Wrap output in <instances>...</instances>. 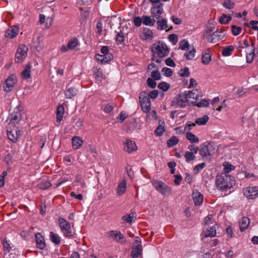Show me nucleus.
Instances as JSON below:
<instances>
[{"label": "nucleus", "instance_id": "6ab92c4d", "mask_svg": "<svg viewBox=\"0 0 258 258\" xmlns=\"http://www.w3.org/2000/svg\"><path fill=\"white\" fill-rule=\"evenodd\" d=\"M115 106L116 104L114 102H111L103 105L101 108L105 113L107 114H112V111Z\"/></svg>", "mask_w": 258, "mask_h": 258}, {"label": "nucleus", "instance_id": "c9c22d12", "mask_svg": "<svg viewBox=\"0 0 258 258\" xmlns=\"http://www.w3.org/2000/svg\"><path fill=\"white\" fill-rule=\"evenodd\" d=\"M179 142L178 138L175 136L171 137L167 142V145L168 147H172L176 145Z\"/></svg>", "mask_w": 258, "mask_h": 258}, {"label": "nucleus", "instance_id": "20e7f679", "mask_svg": "<svg viewBox=\"0 0 258 258\" xmlns=\"http://www.w3.org/2000/svg\"><path fill=\"white\" fill-rule=\"evenodd\" d=\"M106 236L110 239H112L120 244L125 243L126 239L124 236L119 231L112 230L106 233Z\"/></svg>", "mask_w": 258, "mask_h": 258}, {"label": "nucleus", "instance_id": "13d9d810", "mask_svg": "<svg viewBox=\"0 0 258 258\" xmlns=\"http://www.w3.org/2000/svg\"><path fill=\"white\" fill-rule=\"evenodd\" d=\"M168 39L173 45H175L178 41V37L176 34H170L168 36Z\"/></svg>", "mask_w": 258, "mask_h": 258}, {"label": "nucleus", "instance_id": "58836bf2", "mask_svg": "<svg viewBox=\"0 0 258 258\" xmlns=\"http://www.w3.org/2000/svg\"><path fill=\"white\" fill-rule=\"evenodd\" d=\"M206 237H214L216 235V230L215 226H212L208 229L207 231L205 233Z\"/></svg>", "mask_w": 258, "mask_h": 258}, {"label": "nucleus", "instance_id": "aec40b11", "mask_svg": "<svg viewBox=\"0 0 258 258\" xmlns=\"http://www.w3.org/2000/svg\"><path fill=\"white\" fill-rule=\"evenodd\" d=\"M72 147L74 149L77 150L82 145L83 140L79 137H74L72 139Z\"/></svg>", "mask_w": 258, "mask_h": 258}, {"label": "nucleus", "instance_id": "052dcab7", "mask_svg": "<svg viewBox=\"0 0 258 258\" xmlns=\"http://www.w3.org/2000/svg\"><path fill=\"white\" fill-rule=\"evenodd\" d=\"M147 84L148 87L151 88H155L156 86V83L152 78H149L147 80Z\"/></svg>", "mask_w": 258, "mask_h": 258}, {"label": "nucleus", "instance_id": "b1692460", "mask_svg": "<svg viewBox=\"0 0 258 258\" xmlns=\"http://www.w3.org/2000/svg\"><path fill=\"white\" fill-rule=\"evenodd\" d=\"M78 90L75 87H70L65 92V96L68 99H71L78 93Z\"/></svg>", "mask_w": 258, "mask_h": 258}, {"label": "nucleus", "instance_id": "774afa93", "mask_svg": "<svg viewBox=\"0 0 258 258\" xmlns=\"http://www.w3.org/2000/svg\"><path fill=\"white\" fill-rule=\"evenodd\" d=\"M258 23L257 21H251L249 22V25H248L249 27H251V28L254 30L258 31V27L256 26V25Z\"/></svg>", "mask_w": 258, "mask_h": 258}, {"label": "nucleus", "instance_id": "5fc2aeb1", "mask_svg": "<svg viewBox=\"0 0 258 258\" xmlns=\"http://www.w3.org/2000/svg\"><path fill=\"white\" fill-rule=\"evenodd\" d=\"M124 40L123 33L120 31L117 33L116 36V41L117 43H121Z\"/></svg>", "mask_w": 258, "mask_h": 258}, {"label": "nucleus", "instance_id": "9d476101", "mask_svg": "<svg viewBox=\"0 0 258 258\" xmlns=\"http://www.w3.org/2000/svg\"><path fill=\"white\" fill-rule=\"evenodd\" d=\"M192 198L196 206H200L203 202V196L197 189L193 190Z\"/></svg>", "mask_w": 258, "mask_h": 258}, {"label": "nucleus", "instance_id": "f257e3e1", "mask_svg": "<svg viewBox=\"0 0 258 258\" xmlns=\"http://www.w3.org/2000/svg\"><path fill=\"white\" fill-rule=\"evenodd\" d=\"M235 183L234 177L226 173H223L216 176L215 184L221 190L225 191L230 189Z\"/></svg>", "mask_w": 258, "mask_h": 258}, {"label": "nucleus", "instance_id": "69168bd1", "mask_svg": "<svg viewBox=\"0 0 258 258\" xmlns=\"http://www.w3.org/2000/svg\"><path fill=\"white\" fill-rule=\"evenodd\" d=\"M231 20V17H220L219 22L222 24H228Z\"/></svg>", "mask_w": 258, "mask_h": 258}, {"label": "nucleus", "instance_id": "4468645a", "mask_svg": "<svg viewBox=\"0 0 258 258\" xmlns=\"http://www.w3.org/2000/svg\"><path fill=\"white\" fill-rule=\"evenodd\" d=\"M143 246L140 245H133L131 251V256L132 258H138L142 256Z\"/></svg>", "mask_w": 258, "mask_h": 258}, {"label": "nucleus", "instance_id": "680f3d73", "mask_svg": "<svg viewBox=\"0 0 258 258\" xmlns=\"http://www.w3.org/2000/svg\"><path fill=\"white\" fill-rule=\"evenodd\" d=\"M127 113L123 111H121L120 113L119 116L117 117V119L120 122H122L125 120V119L127 117Z\"/></svg>", "mask_w": 258, "mask_h": 258}, {"label": "nucleus", "instance_id": "412c9836", "mask_svg": "<svg viewBox=\"0 0 258 258\" xmlns=\"http://www.w3.org/2000/svg\"><path fill=\"white\" fill-rule=\"evenodd\" d=\"M151 12L153 16H160L163 13L162 5H154L153 7L151 9Z\"/></svg>", "mask_w": 258, "mask_h": 258}, {"label": "nucleus", "instance_id": "72a5a7b5", "mask_svg": "<svg viewBox=\"0 0 258 258\" xmlns=\"http://www.w3.org/2000/svg\"><path fill=\"white\" fill-rule=\"evenodd\" d=\"M186 137L191 143H198L199 142V138L190 132H187Z\"/></svg>", "mask_w": 258, "mask_h": 258}, {"label": "nucleus", "instance_id": "e2e57ef3", "mask_svg": "<svg viewBox=\"0 0 258 258\" xmlns=\"http://www.w3.org/2000/svg\"><path fill=\"white\" fill-rule=\"evenodd\" d=\"M209 100L204 99L202 101L196 104V106L199 107H207L209 104Z\"/></svg>", "mask_w": 258, "mask_h": 258}, {"label": "nucleus", "instance_id": "c03bdc74", "mask_svg": "<svg viewBox=\"0 0 258 258\" xmlns=\"http://www.w3.org/2000/svg\"><path fill=\"white\" fill-rule=\"evenodd\" d=\"M143 23L145 25L148 26H153L155 24V20L154 19H152L151 17H144Z\"/></svg>", "mask_w": 258, "mask_h": 258}, {"label": "nucleus", "instance_id": "5701e85b", "mask_svg": "<svg viewBox=\"0 0 258 258\" xmlns=\"http://www.w3.org/2000/svg\"><path fill=\"white\" fill-rule=\"evenodd\" d=\"M64 112V107L62 105H59L57 107L56 111V122H60L62 120L63 114Z\"/></svg>", "mask_w": 258, "mask_h": 258}, {"label": "nucleus", "instance_id": "864d4df0", "mask_svg": "<svg viewBox=\"0 0 258 258\" xmlns=\"http://www.w3.org/2000/svg\"><path fill=\"white\" fill-rule=\"evenodd\" d=\"M161 72L163 73V75L166 77H170L173 74V72L171 69L166 67L163 68L162 69Z\"/></svg>", "mask_w": 258, "mask_h": 258}, {"label": "nucleus", "instance_id": "bb28decb", "mask_svg": "<svg viewBox=\"0 0 258 258\" xmlns=\"http://www.w3.org/2000/svg\"><path fill=\"white\" fill-rule=\"evenodd\" d=\"M59 227L61 231L67 228H70L71 225L64 219L59 217L58 219Z\"/></svg>", "mask_w": 258, "mask_h": 258}, {"label": "nucleus", "instance_id": "f3484780", "mask_svg": "<svg viewBox=\"0 0 258 258\" xmlns=\"http://www.w3.org/2000/svg\"><path fill=\"white\" fill-rule=\"evenodd\" d=\"M18 31V27L13 26L6 31L5 36L8 38H13L17 35Z\"/></svg>", "mask_w": 258, "mask_h": 258}, {"label": "nucleus", "instance_id": "1a4fd4ad", "mask_svg": "<svg viewBox=\"0 0 258 258\" xmlns=\"http://www.w3.org/2000/svg\"><path fill=\"white\" fill-rule=\"evenodd\" d=\"M7 136L9 140L15 143L20 136V131L17 128H14L12 130L7 131Z\"/></svg>", "mask_w": 258, "mask_h": 258}, {"label": "nucleus", "instance_id": "a18cd8bd", "mask_svg": "<svg viewBox=\"0 0 258 258\" xmlns=\"http://www.w3.org/2000/svg\"><path fill=\"white\" fill-rule=\"evenodd\" d=\"M223 166L224 171L225 172V173H229L230 171H231L232 170H234L235 168L233 165L227 162L224 163Z\"/></svg>", "mask_w": 258, "mask_h": 258}, {"label": "nucleus", "instance_id": "0eeeda50", "mask_svg": "<svg viewBox=\"0 0 258 258\" xmlns=\"http://www.w3.org/2000/svg\"><path fill=\"white\" fill-rule=\"evenodd\" d=\"M244 195L248 199H254L258 197V186H248L243 189Z\"/></svg>", "mask_w": 258, "mask_h": 258}, {"label": "nucleus", "instance_id": "473e14b6", "mask_svg": "<svg viewBox=\"0 0 258 258\" xmlns=\"http://www.w3.org/2000/svg\"><path fill=\"white\" fill-rule=\"evenodd\" d=\"M178 74L179 76L183 78H187L190 75L189 69L188 67H184L183 69H181L178 72Z\"/></svg>", "mask_w": 258, "mask_h": 258}, {"label": "nucleus", "instance_id": "6e6552de", "mask_svg": "<svg viewBox=\"0 0 258 258\" xmlns=\"http://www.w3.org/2000/svg\"><path fill=\"white\" fill-rule=\"evenodd\" d=\"M17 82L16 77L14 75H11L9 77L3 85V88L5 91L9 92L14 88Z\"/></svg>", "mask_w": 258, "mask_h": 258}, {"label": "nucleus", "instance_id": "3c124183", "mask_svg": "<svg viewBox=\"0 0 258 258\" xmlns=\"http://www.w3.org/2000/svg\"><path fill=\"white\" fill-rule=\"evenodd\" d=\"M253 48L252 49L251 52L248 54H247V55H246V61L248 63H250L252 62V61L253 60V57L255 55V54H254L255 48H254V46H253Z\"/></svg>", "mask_w": 258, "mask_h": 258}, {"label": "nucleus", "instance_id": "cd10ccee", "mask_svg": "<svg viewBox=\"0 0 258 258\" xmlns=\"http://www.w3.org/2000/svg\"><path fill=\"white\" fill-rule=\"evenodd\" d=\"M186 96V99L192 98L195 99L196 100L198 99V91L197 89L192 91H185L183 93Z\"/></svg>", "mask_w": 258, "mask_h": 258}, {"label": "nucleus", "instance_id": "f704fd0d", "mask_svg": "<svg viewBox=\"0 0 258 258\" xmlns=\"http://www.w3.org/2000/svg\"><path fill=\"white\" fill-rule=\"evenodd\" d=\"M190 47L188 41L185 39H183L179 43V49L182 50H185L187 48H190Z\"/></svg>", "mask_w": 258, "mask_h": 258}, {"label": "nucleus", "instance_id": "2eb2a0df", "mask_svg": "<svg viewBox=\"0 0 258 258\" xmlns=\"http://www.w3.org/2000/svg\"><path fill=\"white\" fill-rule=\"evenodd\" d=\"M212 148L211 145H203L199 150L200 154L203 157L211 156V150Z\"/></svg>", "mask_w": 258, "mask_h": 258}, {"label": "nucleus", "instance_id": "4d7b16f0", "mask_svg": "<svg viewBox=\"0 0 258 258\" xmlns=\"http://www.w3.org/2000/svg\"><path fill=\"white\" fill-rule=\"evenodd\" d=\"M63 235L66 237L72 238L73 237V234L70 228H67L61 231Z\"/></svg>", "mask_w": 258, "mask_h": 258}, {"label": "nucleus", "instance_id": "a878e982", "mask_svg": "<svg viewBox=\"0 0 258 258\" xmlns=\"http://www.w3.org/2000/svg\"><path fill=\"white\" fill-rule=\"evenodd\" d=\"M126 188V182L125 180L123 179L118 184L117 187V194L119 195H122L125 192Z\"/></svg>", "mask_w": 258, "mask_h": 258}, {"label": "nucleus", "instance_id": "0e129e2a", "mask_svg": "<svg viewBox=\"0 0 258 258\" xmlns=\"http://www.w3.org/2000/svg\"><path fill=\"white\" fill-rule=\"evenodd\" d=\"M4 250L7 252H10L12 249L10 243L7 240H4L3 242Z\"/></svg>", "mask_w": 258, "mask_h": 258}, {"label": "nucleus", "instance_id": "2f4dec72", "mask_svg": "<svg viewBox=\"0 0 258 258\" xmlns=\"http://www.w3.org/2000/svg\"><path fill=\"white\" fill-rule=\"evenodd\" d=\"M50 239L55 244H58L60 242V237L53 232H50Z\"/></svg>", "mask_w": 258, "mask_h": 258}, {"label": "nucleus", "instance_id": "79ce46f5", "mask_svg": "<svg viewBox=\"0 0 258 258\" xmlns=\"http://www.w3.org/2000/svg\"><path fill=\"white\" fill-rule=\"evenodd\" d=\"M209 117L207 115L203 116L202 117L197 119L196 122L199 125H205L209 120Z\"/></svg>", "mask_w": 258, "mask_h": 258}, {"label": "nucleus", "instance_id": "dca6fc26", "mask_svg": "<svg viewBox=\"0 0 258 258\" xmlns=\"http://www.w3.org/2000/svg\"><path fill=\"white\" fill-rule=\"evenodd\" d=\"M137 149V147L135 142L130 140H127L124 147V150L125 152L131 153L135 151Z\"/></svg>", "mask_w": 258, "mask_h": 258}, {"label": "nucleus", "instance_id": "4be33fe9", "mask_svg": "<svg viewBox=\"0 0 258 258\" xmlns=\"http://www.w3.org/2000/svg\"><path fill=\"white\" fill-rule=\"evenodd\" d=\"M250 223L249 219L246 217H244L242 218V219L239 221V228L241 231H243L245 230L248 226H249Z\"/></svg>", "mask_w": 258, "mask_h": 258}, {"label": "nucleus", "instance_id": "c85d7f7f", "mask_svg": "<svg viewBox=\"0 0 258 258\" xmlns=\"http://www.w3.org/2000/svg\"><path fill=\"white\" fill-rule=\"evenodd\" d=\"M31 68V66L30 64H27L25 67L24 70L22 71L21 73V76L24 79H28L30 77V69Z\"/></svg>", "mask_w": 258, "mask_h": 258}, {"label": "nucleus", "instance_id": "49530a36", "mask_svg": "<svg viewBox=\"0 0 258 258\" xmlns=\"http://www.w3.org/2000/svg\"><path fill=\"white\" fill-rule=\"evenodd\" d=\"M231 31L233 35L237 36L239 35L242 31V28L240 27H237L235 25L231 26Z\"/></svg>", "mask_w": 258, "mask_h": 258}, {"label": "nucleus", "instance_id": "bf43d9fd", "mask_svg": "<svg viewBox=\"0 0 258 258\" xmlns=\"http://www.w3.org/2000/svg\"><path fill=\"white\" fill-rule=\"evenodd\" d=\"M206 166V164L205 163H202L201 164H199L196 165L194 168V171L195 172L196 174L199 173V172L203 169Z\"/></svg>", "mask_w": 258, "mask_h": 258}, {"label": "nucleus", "instance_id": "7c9ffc66", "mask_svg": "<svg viewBox=\"0 0 258 258\" xmlns=\"http://www.w3.org/2000/svg\"><path fill=\"white\" fill-rule=\"evenodd\" d=\"M234 50V47L232 45H229L228 46H226L224 47L222 50V54L224 56H230L232 52Z\"/></svg>", "mask_w": 258, "mask_h": 258}, {"label": "nucleus", "instance_id": "603ef678", "mask_svg": "<svg viewBox=\"0 0 258 258\" xmlns=\"http://www.w3.org/2000/svg\"><path fill=\"white\" fill-rule=\"evenodd\" d=\"M51 185V184L50 182L45 180L39 183V187L41 189H45L49 188Z\"/></svg>", "mask_w": 258, "mask_h": 258}, {"label": "nucleus", "instance_id": "f03ea898", "mask_svg": "<svg viewBox=\"0 0 258 258\" xmlns=\"http://www.w3.org/2000/svg\"><path fill=\"white\" fill-rule=\"evenodd\" d=\"M151 50L152 54L157 55L158 57L163 58L168 55L169 50L167 45L163 41H159L153 43Z\"/></svg>", "mask_w": 258, "mask_h": 258}, {"label": "nucleus", "instance_id": "e433bc0d", "mask_svg": "<svg viewBox=\"0 0 258 258\" xmlns=\"http://www.w3.org/2000/svg\"><path fill=\"white\" fill-rule=\"evenodd\" d=\"M194 153H192L189 151H186L184 154V157L186 162H190L196 159V157Z\"/></svg>", "mask_w": 258, "mask_h": 258}, {"label": "nucleus", "instance_id": "9b49d317", "mask_svg": "<svg viewBox=\"0 0 258 258\" xmlns=\"http://www.w3.org/2000/svg\"><path fill=\"white\" fill-rule=\"evenodd\" d=\"M35 236L37 247L40 249H44L46 246V243L43 236L40 233H36Z\"/></svg>", "mask_w": 258, "mask_h": 258}, {"label": "nucleus", "instance_id": "f8f14e48", "mask_svg": "<svg viewBox=\"0 0 258 258\" xmlns=\"http://www.w3.org/2000/svg\"><path fill=\"white\" fill-rule=\"evenodd\" d=\"M10 123L13 124H18L21 119V114L18 109L16 111L13 112L9 116Z\"/></svg>", "mask_w": 258, "mask_h": 258}, {"label": "nucleus", "instance_id": "7ed1b4c3", "mask_svg": "<svg viewBox=\"0 0 258 258\" xmlns=\"http://www.w3.org/2000/svg\"><path fill=\"white\" fill-rule=\"evenodd\" d=\"M139 101L143 111L145 113L149 112L151 109V102L147 93L145 91H142L140 93Z\"/></svg>", "mask_w": 258, "mask_h": 258}, {"label": "nucleus", "instance_id": "338daca9", "mask_svg": "<svg viewBox=\"0 0 258 258\" xmlns=\"http://www.w3.org/2000/svg\"><path fill=\"white\" fill-rule=\"evenodd\" d=\"M223 6L227 9H231L234 7V3L230 0H226L223 3Z\"/></svg>", "mask_w": 258, "mask_h": 258}, {"label": "nucleus", "instance_id": "ea45409f", "mask_svg": "<svg viewBox=\"0 0 258 258\" xmlns=\"http://www.w3.org/2000/svg\"><path fill=\"white\" fill-rule=\"evenodd\" d=\"M211 60V55L209 53H205L202 57V62L205 64H208Z\"/></svg>", "mask_w": 258, "mask_h": 258}, {"label": "nucleus", "instance_id": "a19ab883", "mask_svg": "<svg viewBox=\"0 0 258 258\" xmlns=\"http://www.w3.org/2000/svg\"><path fill=\"white\" fill-rule=\"evenodd\" d=\"M157 23L158 24L157 29L158 30H162L165 29L167 27V21L165 19L157 21Z\"/></svg>", "mask_w": 258, "mask_h": 258}, {"label": "nucleus", "instance_id": "de8ad7c7", "mask_svg": "<svg viewBox=\"0 0 258 258\" xmlns=\"http://www.w3.org/2000/svg\"><path fill=\"white\" fill-rule=\"evenodd\" d=\"M213 34L214 36H215L218 41L222 39L225 36L224 31L223 30H221L220 31H215Z\"/></svg>", "mask_w": 258, "mask_h": 258}, {"label": "nucleus", "instance_id": "423d86ee", "mask_svg": "<svg viewBox=\"0 0 258 258\" xmlns=\"http://www.w3.org/2000/svg\"><path fill=\"white\" fill-rule=\"evenodd\" d=\"M153 185L156 189L163 195H168L171 193L170 187L161 181H154L153 182Z\"/></svg>", "mask_w": 258, "mask_h": 258}, {"label": "nucleus", "instance_id": "ddd939ff", "mask_svg": "<svg viewBox=\"0 0 258 258\" xmlns=\"http://www.w3.org/2000/svg\"><path fill=\"white\" fill-rule=\"evenodd\" d=\"M187 99L184 94H179L177 98H175V103L179 107H185L187 102Z\"/></svg>", "mask_w": 258, "mask_h": 258}, {"label": "nucleus", "instance_id": "09e8293b", "mask_svg": "<svg viewBox=\"0 0 258 258\" xmlns=\"http://www.w3.org/2000/svg\"><path fill=\"white\" fill-rule=\"evenodd\" d=\"M170 87V85L165 82L160 83L158 85V88L164 91H166Z\"/></svg>", "mask_w": 258, "mask_h": 258}, {"label": "nucleus", "instance_id": "37998d69", "mask_svg": "<svg viewBox=\"0 0 258 258\" xmlns=\"http://www.w3.org/2000/svg\"><path fill=\"white\" fill-rule=\"evenodd\" d=\"M95 78L97 81L101 82L105 79V77L101 70L98 69L95 73Z\"/></svg>", "mask_w": 258, "mask_h": 258}, {"label": "nucleus", "instance_id": "393cba45", "mask_svg": "<svg viewBox=\"0 0 258 258\" xmlns=\"http://www.w3.org/2000/svg\"><path fill=\"white\" fill-rule=\"evenodd\" d=\"M190 48V49L187 52H186L184 54L187 60L193 59L196 55V50L194 46H191Z\"/></svg>", "mask_w": 258, "mask_h": 258}, {"label": "nucleus", "instance_id": "39448f33", "mask_svg": "<svg viewBox=\"0 0 258 258\" xmlns=\"http://www.w3.org/2000/svg\"><path fill=\"white\" fill-rule=\"evenodd\" d=\"M28 50V47L25 45H20L15 54V61L18 62H22L26 58Z\"/></svg>", "mask_w": 258, "mask_h": 258}, {"label": "nucleus", "instance_id": "8fccbe9b", "mask_svg": "<svg viewBox=\"0 0 258 258\" xmlns=\"http://www.w3.org/2000/svg\"><path fill=\"white\" fill-rule=\"evenodd\" d=\"M151 78L155 80H160L161 79V75L159 71H153L151 73Z\"/></svg>", "mask_w": 258, "mask_h": 258}, {"label": "nucleus", "instance_id": "a211bd4d", "mask_svg": "<svg viewBox=\"0 0 258 258\" xmlns=\"http://www.w3.org/2000/svg\"><path fill=\"white\" fill-rule=\"evenodd\" d=\"M153 33L151 30L145 28L143 30V34L141 35V38L143 40H152L153 38Z\"/></svg>", "mask_w": 258, "mask_h": 258}, {"label": "nucleus", "instance_id": "c756f323", "mask_svg": "<svg viewBox=\"0 0 258 258\" xmlns=\"http://www.w3.org/2000/svg\"><path fill=\"white\" fill-rule=\"evenodd\" d=\"M135 219L136 214L134 213H131L122 217V219L128 223H131Z\"/></svg>", "mask_w": 258, "mask_h": 258}, {"label": "nucleus", "instance_id": "6e6d98bb", "mask_svg": "<svg viewBox=\"0 0 258 258\" xmlns=\"http://www.w3.org/2000/svg\"><path fill=\"white\" fill-rule=\"evenodd\" d=\"M164 132V127L159 125L155 131V134L158 137L161 136Z\"/></svg>", "mask_w": 258, "mask_h": 258}, {"label": "nucleus", "instance_id": "4c0bfd02", "mask_svg": "<svg viewBox=\"0 0 258 258\" xmlns=\"http://www.w3.org/2000/svg\"><path fill=\"white\" fill-rule=\"evenodd\" d=\"M79 45V40L76 38H74L70 40L68 43V47L70 49H74L75 47Z\"/></svg>", "mask_w": 258, "mask_h": 258}]
</instances>
